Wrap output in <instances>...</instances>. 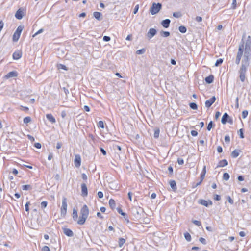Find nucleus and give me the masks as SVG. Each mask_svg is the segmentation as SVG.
<instances>
[{
  "label": "nucleus",
  "instance_id": "nucleus-54",
  "mask_svg": "<svg viewBox=\"0 0 251 251\" xmlns=\"http://www.w3.org/2000/svg\"><path fill=\"white\" fill-rule=\"evenodd\" d=\"M44 31V29H40V30H39L37 32H36L33 35V37H35L37 35L40 34V33H41L43 32Z\"/></svg>",
  "mask_w": 251,
  "mask_h": 251
},
{
  "label": "nucleus",
  "instance_id": "nucleus-53",
  "mask_svg": "<svg viewBox=\"0 0 251 251\" xmlns=\"http://www.w3.org/2000/svg\"><path fill=\"white\" fill-rule=\"evenodd\" d=\"M177 163L179 165H182L184 163V160L183 159L179 158L177 159Z\"/></svg>",
  "mask_w": 251,
  "mask_h": 251
},
{
  "label": "nucleus",
  "instance_id": "nucleus-10",
  "mask_svg": "<svg viewBox=\"0 0 251 251\" xmlns=\"http://www.w3.org/2000/svg\"><path fill=\"white\" fill-rule=\"evenodd\" d=\"M216 100V97L215 96H213L212 98H211L209 100H207L205 101V106L207 108H209L213 103Z\"/></svg>",
  "mask_w": 251,
  "mask_h": 251
},
{
  "label": "nucleus",
  "instance_id": "nucleus-3",
  "mask_svg": "<svg viewBox=\"0 0 251 251\" xmlns=\"http://www.w3.org/2000/svg\"><path fill=\"white\" fill-rule=\"evenodd\" d=\"M23 29V27L22 26H19L15 32H14L13 35V41L16 42L17 41L20 36L21 33Z\"/></svg>",
  "mask_w": 251,
  "mask_h": 251
},
{
  "label": "nucleus",
  "instance_id": "nucleus-11",
  "mask_svg": "<svg viewBox=\"0 0 251 251\" xmlns=\"http://www.w3.org/2000/svg\"><path fill=\"white\" fill-rule=\"evenodd\" d=\"M81 195L83 197H86L88 195V190L86 185L85 183H82L81 185Z\"/></svg>",
  "mask_w": 251,
  "mask_h": 251
},
{
  "label": "nucleus",
  "instance_id": "nucleus-43",
  "mask_svg": "<svg viewBox=\"0 0 251 251\" xmlns=\"http://www.w3.org/2000/svg\"><path fill=\"white\" fill-rule=\"evenodd\" d=\"M57 67H58V69H63V70H67V68L66 67V66H65V65H64L63 64H58L57 65Z\"/></svg>",
  "mask_w": 251,
  "mask_h": 251
},
{
  "label": "nucleus",
  "instance_id": "nucleus-25",
  "mask_svg": "<svg viewBox=\"0 0 251 251\" xmlns=\"http://www.w3.org/2000/svg\"><path fill=\"white\" fill-rule=\"evenodd\" d=\"M205 80L207 84H211L214 80L213 75H209L205 78Z\"/></svg>",
  "mask_w": 251,
  "mask_h": 251
},
{
  "label": "nucleus",
  "instance_id": "nucleus-36",
  "mask_svg": "<svg viewBox=\"0 0 251 251\" xmlns=\"http://www.w3.org/2000/svg\"><path fill=\"white\" fill-rule=\"evenodd\" d=\"M229 177H230V176H229V175L228 174V173H224L223 176V178L224 180L227 181L229 179Z\"/></svg>",
  "mask_w": 251,
  "mask_h": 251
},
{
  "label": "nucleus",
  "instance_id": "nucleus-46",
  "mask_svg": "<svg viewBox=\"0 0 251 251\" xmlns=\"http://www.w3.org/2000/svg\"><path fill=\"white\" fill-rule=\"evenodd\" d=\"M145 51L146 50H145V49H142L137 50L136 53L137 54H142L145 52Z\"/></svg>",
  "mask_w": 251,
  "mask_h": 251
},
{
  "label": "nucleus",
  "instance_id": "nucleus-60",
  "mask_svg": "<svg viewBox=\"0 0 251 251\" xmlns=\"http://www.w3.org/2000/svg\"><path fill=\"white\" fill-rule=\"evenodd\" d=\"M29 204H30V202H26V203L25 205V211L27 212L29 211Z\"/></svg>",
  "mask_w": 251,
  "mask_h": 251
},
{
  "label": "nucleus",
  "instance_id": "nucleus-4",
  "mask_svg": "<svg viewBox=\"0 0 251 251\" xmlns=\"http://www.w3.org/2000/svg\"><path fill=\"white\" fill-rule=\"evenodd\" d=\"M67 199L65 197H63L62 199V206L61 208V216L64 217L66 214L67 212Z\"/></svg>",
  "mask_w": 251,
  "mask_h": 251
},
{
  "label": "nucleus",
  "instance_id": "nucleus-34",
  "mask_svg": "<svg viewBox=\"0 0 251 251\" xmlns=\"http://www.w3.org/2000/svg\"><path fill=\"white\" fill-rule=\"evenodd\" d=\"M178 29H179V31L182 33H184L186 32L187 31V29L186 28L185 26H180L178 28Z\"/></svg>",
  "mask_w": 251,
  "mask_h": 251
},
{
  "label": "nucleus",
  "instance_id": "nucleus-45",
  "mask_svg": "<svg viewBox=\"0 0 251 251\" xmlns=\"http://www.w3.org/2000/svg\"><path fill=\"white\" fill-rule=\"evenodd\" d=\"M213 126V123L212 121H211L208 124L207 129L208 131H210L211 129L212 128V126Z\"/></svg>",
  "mask_w": 251,
  "mask_h": 251
},
{
  "label": "nucleus",
  "instance_id": "nucleus-41",
  "mask_svg": "<svg viewBox=\"0 0 251 251\" xmlns=\"http://www.w3.org/2000/svg\"><path fill=\"white\" fill-rule=\"evenodd\" d=\"M248 112L247 110H245L244 111H242V118L243 119H245L246 118L247 116H248Z\"/></svg>",
  "mask_w": 251,
  "mask_h": 251
},
{
  "label": "nucleus",
  "instance_id": "nucleus-2",
  "mask_svg": "<svg viewBox=\"0 0 251 251\" xmlns=\"http://www.w3.org/2000/svg\"><path fill=\"white\" fill-rule=\"evenodd\" d=\"M162 8V4L160 3H153L150 8V12L152 15H155L158 13Z\"/></svg>",
  "mask_w": 251,
  "mask_h": 251
},
{
  "label": "nucleus",
  "instance_id": "nucleus-35",
  "mask_svg": "<svg viewBox=\"0 0 251 251\" xmlns=\"http://www.w3.org/2000/svg\"><path fill=\"white\" fill-rule=\"evenodd\" d=\"M189 105L190 107L193 110H196L198 108V106L196 103L191 102L190 103Z\"/></svg>",
  "mask_w": 251,
  "mask_h": 251
},
{
  "label": "nucleus",
  "instance_id": "nucleus-49",
  "mask_svg": "<svg viewBox=\"0 0 251 251\" xmlns=\"http://www.w3.org/2000/svg\"><path fill=\"white\" fill-rule=\"evenodd\" d=\"M199 241L203 245H206V240L203 238V237H200L199 238Z\"/></svg>",
  "mask_w": 251,
  "mask_h": 251
},
{
  "label": "nucleus",
  "instance_id": "nucleus-30",
  "mask_svg": "<svg viewBox=\"0 0 251 251\" xmlns=\"http://www.w3.org/2000/svg\"><path fill=\"white\" fill-rule=\"evenodd\" d=\"M171 187L175 190L176 189V185L175 180H171L169 182Z\"/></svg>",
  "mask_w": 251,
  "mask_h": 251
},
{
  "label": "nucleus",
  "instance_id": "nucleus-52",
  "mask_svg": "<svg viewBox=\"0 0 251 251\" xmlns=\"http://www.w3.org/2000/svg\"><path fill=\"white\" fill-rule=\"evenodd\" d=\"M42 251H50V248L47 246H44L42 248Z\"/></svg>",
  "mask_w": 251,
  "mask_h": 251
},
{
  "label": "nucleus",
  "instance_id": "nucleus-1",
  "mask_svg": "<svg viewBox=\"0 0 251 251\" xmlns=\"http://www.w3.org/2000/svg\"><path fill=\"white\" fill-rule=\"evenodd\" d=\"M250 59V51H245L243 56V59L242 61V65L241 67H244L247 68L249 65V61Z\"/></svg>",
  "mask_w": 251,
  "mask_h": 251
},
{
  "label": "nucleus",
  "instance_id": "nucleus-15",
  "mask_svg": "<svg viewBox=\"0 0 251 251\" xmlns=\"http://www.w3.org/2000/svg\"><path fill=\"white\" fill-rule=\"evenodd\" d=\"M117 210L119 214H120L122 215V216H124V218L127 223L129 222V219H128V216H127L125 212H123L121 208H119V207L117 208Z\"/></svg>",
  "mask_w": 251,
  "mask_h": 251
},
{
  "label": "nucleus",
  "instance_id": "nucleus-57",
  "mask_svg": "<svg viewBox=\"0 0 251 251\" xmlns=\"http://www.w3.org/2000/svg\"><path fill=\"white\" fill-rule=\"evenodd\" d=\"M195 20L198 22H201L202 20V18L201 16H197L195 18Z\"/></svg>",
  "mask_w": 251,
  "mask_h": 251
},
{
  "label": "nucleus",
  "instance_id": "nucleus-55",
  "mask_svg": "<svg viewBox=\"0 0 251 251\" xmlns=\"http://www.w3.org/2000/svg\"><path fill=\"white\" fill-rule=\"evenodd\" d=\"M214 199L215 201H219L221 199V197L219 195L215 194L214 196Z\"/></svg>",
  "mask_w": 251,
  "mask_h": 251
},
{
  "label": "nucleus",
  "instance_id": "nucleus-39",
  "mask_svg": "<svg viewBox=\"0 0 251 251\" xmlns=\"http://www.w3.org/2000/svg\"><path fill=\"white\" fill-rule=\"evenodd\" d=\"M238 134H239V135L240 138L243 139L244 138L243 129H242V128L240 129L238 131Z\"/></svg>",
  "mask_w": 251,
  "mask_h": 251
},
{
  "label": "nucleus",
  "instance_id": "nucleus-9",
  "mask_svg": "<svg viewBox=\"0 0 251 251\" xmlns=\"http://www.w3.org/2000/svg\"><path fill=\"white\" fill-rule=\"evenodd\" d=\"M157 33V31L153 28H150L147 33V37L149 39H151Z\"/></svg>",
  "mask_w": 251,
  "mask_h": 251
},
{
  "label": "nucleus",
  "instance_id": "nucleus-40",
  "mask_svg": "<svg viewBox=\"0 0 251 251\" xmlns=\"http://www.w3.org/2000/svg\"><path fill=\"white\" fill-rule=\"evenodd\" d=\"M223 61V60L221 58L217 59L215 63V66H219L220 64H221L222 63Z\"/></svg>",
  "mask_w": 251,
  "mask_h": 251
},
{
  "label": "nucleus",
  "instance_id": "nucleus-23",
  "mask_svg": "<svg viewBox=\"0 0 251 251\" xmlns=\"http://www.w3.org/2000/svg\"><path fill=\"white\" fill-rule=\"evenodd\" d=\"M87 218L85 217V216H83L80 215L79 219L77 221V223L80 225H83L85 223V221Z\"/></svg>",
  "mask_w": 251,
  "mask_h": 251
},
{
  "label": "nucleus",
  "instance_id": "nucleus-33",
  "mask_svg": "<svg viewBox=\"0 0 251 251\" xmlns=\"http://www.w3.org/2000/svg\"><path fill=\"white\" fill-rule=\"evenodd\" d=\"M72 216L74 220H76L78 217L77 211L75 209H73Z\"/></svg>",
  "mask_w": 251,
  "mask_h": 251
},
{
  "label": "nucleus",
  "instance_id": "nucleus-12",
  "mask_svg": "<svg viewBox=\"0 0 251 251\" xmlns=\"http://www.w3.org/2000/svg\"><path fill=\"white\" fill-rule=\"evenodd\" d=\"M205 174H206V166H204L203 167V168L202 169V172L201 175V181H200L199 182L197 183L196 184V186H198L201 184V183L202 182L203 179L204 178Z\"/></svg>",
  "mask_w": 251,
  "mask_h": 251
},
{
  "label": "nucleus",
  "instance_id": "nucleus-13",
  "mask_svg": "<svg viewBox=\"0 0 251 251\" xmlns=\"http://www.w3.org/2000/svg\"><path fill=\"white\" fill-rule=\"evenodd\" d=\"M74 164L76 167H79L81 165V158L80 155H76L74 160Z\"/></svg>",
  "mask_w": 251,
  "mask_h": 251
},
{
  "label": "nucleus",
  "instance_id": "nucleus-63",
  "mask_svg": "<svg viewBox=\"0 0 251 251\" xmlns=\"http://www.w3.org/2000/svg\"><path fill=\"white\" fill-rule=\"evenodd\" d=\"M191 134L193 136H196L198 135V132L196 130H192Z\"/></svg>",
  "mask_w": 251,
  "mask_h": 251
},
{
  "label": "nucleus",
  "instance_id": "nucleus-28",
  "mask_svg": "<svg viewBox=\"0 0 251 251\" xmlns=\"http://www.w3.org/2000/svg\"><path fill=\"white\" fill-rule=\"evenodd\" d=\"M101 15V13H100L99 12H95L93 13L94 17L98 20H101V19H100Z\"/></svg>",
  "mask_w": 251,
  "mask_h": 251
},
{
  "label": "nucleus",
  "instance_id": "nucleus-37",
  "mask_svg": "<svg viewBox=\"0 0 251 251\" xmlns=\"http://www.w3.org/2000/svg\"><path fill=\"white\" fill-rule=\"evenodd\" d=\"M32 187L30 185H24L22 186V189L23 190H29L31 189Z\"/></svg>",
  "mask_w": 251,
  "mask_h": 251
},
{
  "label": "nucleus",
  "instance_id": "nucleus-22",
  "mask_svg": "<svg viewBox=\"0 0 251 251\" xmlns=\"http://www.w3.org/2000/svg\"><path fill=\"white\" fill-rule=\"evenodd\" d=\"M228 165V161L226 159L219 161L217 167H223Z\"/></svg>",
  "mask_w": 251,
  "mask_h": 251
},
{
  "label": "nucleus",
  "instance_id": "nucleus-26",
  "mask_svg": "<svg viewBox=\"0 0 251 251\" xmlns=\"http://www.w3.org/2000/svg\"><path fill=\"white\" fill-rule=\"evenodd\" d=\"M240 151L238 150H234L231 154L232 157L236 158L240 154Z\"/></svg>",
  "mask_w": 251,
  "mask_h": 251
},
{
  "label": "nucleus",
  "instance_id": "nucleus-5",
  "mask_svg": "<svg viewBox=\"0 0 251 251\" xmlns=\"http://www.w3.org/2000/svg\"><path fill=\"white\" fill-rule=\"evenodd\" d=\"M246 34L244 33L242 36V43L239 45V47L238 49V51L237 52V56L242 57L243 53V48H244V42L243 39L245 38Z\"/></svg>",
  "mask_w": 251,
  "mask_h": 251
},
{
  "label": "nucleus",
  "instance_id": "nucleus-7",
  "mask_svg": "<svg viewBox=\"0 0 251 251\" xmlns=\"http://www.w3.org/2000/svg\"><path fill=\"white\" fill-rule=\"evenodd\" d=\"M80 215L87 218L89 215V209L86 205H84L80 210Z\"/></svg>",
  "mask_w": 251,
  "mask_h": 251
},
{
  "label": "nucleus",
  "instance_id": "nucleus-14",
  "mask_svg": "<svg viewBox=\"0 0 251 251\" xmlns=\"http://www.w3.org/2000/svg\"><path fill=\"white\" fill-rule=\"evenodd\" d=\"M199 203L201 204L204 205L206 207H208L209 206L212 205V202L210 200L207 201L204 200H200L199 201Z\"/></svg>",
  "mask_w": 251,
  "mask_h": 251
},
{
  "label": "nucleus",
  "instance_id": "nucleus-27",
  "mask_svg": "<svg viewBox=\"0 0 251 251\" xmlns=\"http://www.w3.org/2000/svg\"><path fill=\"white\" fill-rule=\"evenodd\" d=\"M109 204L110 207L112 209L115 208V206H116V203H115V201L113 199H111L109 200Z\"/></svg>",
  "mask_w": 251,
  "mask_h": 251
},
{
  "label": "nucleus",
  "instance_id": "nucleus-47",
  "mask_svg": "<svg viewBox=\"0 0 251 251\" xmlns=\"http://www.w3.org/2000/svg\"><path fill=\"white\" fill-rule=\"evenodd\" d=\"M192 222L195 225H196V226H201V224L200 221H197V220H194L192 221Z\"/></svg>",
  "mask_w": 251,
  "mask_h": 251
},
{
  "label": "nucleus",
  "instance_id": "nucleus-48",
  "mask_svg": "<svg viewBox=\"0 0 251 251\" xmlns=\"http://www.w3.org/2000/svg\"><path fill=\"white\" fill-rule=\"evenodd\" d=\"M231 8L233 9L236 8V0H233Z\"/></svg>",
  "mask_w": 251,
  "mask_h": 251
},
{
  "label": "nucleus",
  "instance_id": "nucleus-18",
  "mask_svg": "<svg viewBox=\"0 0 251 251\" xmlns=\"http://www.w3.org/2000/svg\"><path fill=\"white\" fill-rule=\"evenodd\" d=\"M15 16L18 20L22 19L23 17V12L21 9L20 8L16 11Z\"/></svg>",
  "mask_w": 251,
  "mask_h": 251
},
{
  "label": "nucleus",
  "instance_id": "nucleus-64",
  "mask_svg": "<svg viewBox=\"0 0 251 251\" xmlns=\"http://www.w3.org/2000/svg\"><path fill=\"white\" fill-rule=\"evenodd\" d=\"M61 116L62 118H65V117L66 116V112L65 110H63L61 112Z\"/></svg>",
  "mask_w": 251,
  "mask_h": 251
},
{
  "label": "nucleus",
  "instance_id": "nucleus-42",
  "mask_svg": "<svg viewBox=\"0 0 251 251\" xmlns=\"http://www.w3.org/2000/svg\"><path fill=\"white\" fill-rule=\"evenodd\" d=\"M98 126L99 127H100L101 128H104V123L103 121H100L99 122H98Z\"/></svg>",
  "mask_w": 251,
  "mask_h": 251
},
{
  "label": "nucleus",
  "instance_id": "nucleus-31",
  "mask_svg": "<svg viewBox=\"0 0 251 251\" xmlns=\"http://www.w3.org/2000/svg\"><path fill=\"white\" fill-rule=\"evenodd\" d=\"M126 240L123 238H120L118 241V245L119 247H122L123 245L125 243Z\"/></svg>",
  "mask_w": 251,
  "mask_h": 251
},
{
  "label": "nucleus",
  "instance_id": "nucleus-59",
  "mask_svg": "<svg viewBox=\"0 0 251 251\" xmlns=\"http://www.w3.org/2000/svg\"><path fill=\"white\" fill-rule=\"evenodd\" d=\"M225 141L226 143H229L230 142V137L228 135H226L225 136Z\"/></svg>",
  "mask_w": 251,
  "mask_h": 251
},
{
  "label": "nucleus",
  "instance_id": "nucleus-20",
  "mask_svg": "<svg viewBox=\"0 0 251 251\" xmlns=\"http://www.w3.org/2000/svg\"><path fill=\"white\" fill-rule=\"evenodd\" d=\"M18 75L17 72L16 71H11L7 74L5 76L6 78H10L11 77H16Z\"/></svg>",
  "mask_w": 251,
  "mask_h": 251
},
{
  "label": "nucleus",
  "instance_id": "nucleus-32",
  "mask_svg": "<svg viewBox=\"0 0 251 251\" xmlns=\"http://www.w3.org/2000/svg\"><path fill=\"white\" fill-rule=\"evenodd\" d=\"M184 237H185V239L187 241L190 242L191 241V236L188 232L184 233Z\"/></svg>",
  "mask_w": 251,
  "mask_h": 251
},
{
  "label": "nucleus",
  "instance_id": "nucleus-21",
  "mask_svg": "<svg viewBox=\"0 0 251 251\" xmlns=\"http://www.w3.org/2000/svg\"><path fill=\"white\" fill-rule=\"evenodd\" d=\"M171 21L169 19H166L164 20H163L161 22V25L164 27V28H168L170 24Z\"/></svg>",
  "mask_w": 251,
  "mask_h": 251
},
{
  "label": "nucleus",
  "instance_id": "nucleus-8",
  "mask_svg": "<svg viewBox=\"0 0 251 251\" xmlns=\"http://www.w3.org/2000/svg\"><path fill=\"white\" fill-rule=\"evenodd\" d=\"M251 37L250 36H248L247 37V39L246 40L245 42V50L250 51H251Z\"/></svg>",
  "mask_w": 251,
  "mask_h": 251
},
{
  "label": "nucleus",
  "instance_id": "nucleus-56",
  "mask_svg": "<svg viewBox=\"0 0 251 251\" xmlns=\"http://www.w3.org/2000/svg\"><path fill=\"white\" fill-rule=\"evenodd\" d=\"M241 59V57L236 56V60H235V63L236 64H237V65L239 64V63L240 62Z\"/></svg>",
  "mask_w": 251,
  "mask_h": 251
},
{
  "label": "nucleus",
  "instance_id": "nucleus-16",
  "mask_svg": "<svg viewBox=\"0 0 251 251\" xmlns=\"http://www.w3.org/2000/svg\"><path fill=\"white\" fill-rule=\"evenodd\" d=\"M63 231L64 234L68 237H72L74 235L73 231L69 228H64Z\"/></svg>",
  "mask_w": 251,
  "mask_h": 251
},
{
  "label": "nucleus",
  "instance_id": "nucleus-6",
  "mask_svg": "<svg viewBox=\"0 0 251 251\" xmlns=\"http://www.w3.org/2000/svg\"><path fill=\"white\" fill-rule=\"evenodd\" d=\"M247 69V68H245L244 67H243V68L241 67L239 71V74H240V76H239L240 79L242 82H244V81L245 80V78H246L245 75L246 73Z\"/></svg>",
  "mask_w": 251,
  "mask_h": 251
},
{
  "label": "nucleus",
  "instance_id": "nucleus-29",
  "mask_svg": "<svg viewBox=\"0 0 251 251\" xmlns=\"http://www.w3.org/2000/svg\"><path fill=\"white\" fill-rule=\"evenodd\" d=\"M160 34L163 37H167L170 35V33L169 31H161Z\"/></svg>",
  "mask_w": 251,
  "mask_h": 251
},
{
  "label": "nucleus",
  "instance_id": "nucleus-58",
  "mask_svg": "<svg viewBox=\"0 0 251 251\" xmlns=\"http://www.w3.org/2000/svg\"><path fill=\"white\" fill-rule=\"evenodd\" d=\"M103 40L105 42H108L110 40V37L108 36H104L103 38Z\"/></svg>",
  "mask_w": 251,
  "mask_h": 251
},
{
  "label": "nucleus",
  "instance_id": "nucleus-50",
  "mask_svg": "<svg viewBox=\"0 0 251 251\" xmlns=\"http://www.w3.org/2000/svg\"><path fill=\"white\" fill-rule=\"evenodd\" d=\"M159 129H157V130H156L155 131H154V137L155 138H157L158 137H159Z\"/></svg>",
  "mask_w": 251,
  "mask_h": 251
},
{
  "label": "nucleus",
  "instance_id": "nucleus-17",
  "mask_svg": "<svg viewBox=\"0 0 251 251\" xmlns=\"http://www.w3.org/2000/svg\"><path fill=\"white\" fill-rule=\"evenodd\" d=\"M22 52L20 50L15 51L13 54V58L15 60H18L22 57Z\"/></svg>",
  "mask_w": 251,
  "mask_h": 251
},
{
  "label": "nucleus",
  "instance_id": "nucleus-51",
  "mask_svg": "<svg viewBox=\"0 0 251 251\" xmlns=\"http://www.w3.org/2000/svg\"><path fill=\"white\" fill-rule=\"evenodd\" d=\"M48 202L47 201H43L41 203V206L42 208H45L47 207Z\"/></svg>",
  "mask_w": 251,
  "mask_h": 251
},
{
  "label": "nucleus",
  "instance_id": "nucleus-44",
  "mask_svg": "<svg viewBox=\"0 0 251 251\" xmlns=\"http://www.w3.org/2000/svg\"><path fill=\"white\" fill-rule=\"evenodd\" d=\"M173 15L175 17L179 18L181 16V14L179 12H174Z\"/></svg>",
  "mask_w": 251,
  "mask_h": 251
},
{
  "label": "nucleus",
  "instance_id": "nucleus-19",
  "mask_svg": "<svg viewBox=\"0 0 251 251\" xmlns=\"http://www.w3.org/2000/svg\"><path fill=\"white\" fill-rule=\"evenodd\" d=\"M229 119V116L227 113H225L222 118L221 122L223 124H226L228 120Z\"/></svg>",
  "mask_w": 251,
  "mask_h": 251
},
{
  "label": "nucleus",
  "instance_id": "nucleus-24",
  "mask_svg": "<svg viewBox=\"0 0 251 251\" xmlns=\"http://www.w3.org/2000/svg\"><path fill=\"white\" fill-rule=\"evenodd\" d=\"M47 119L50 121L51 123L53 124L56 122L55 119L51 114H48L46 115Z\"/></svg>",
  "mask_w": 251,
  "mask_h": 251
},
{
  "label": "nucleus",
  "instance_id": "nucleus-62",
  "mask_svg": "<svg viewBox=\"0 0 251 251\" xmlns=\"http://www.w3.org/2000/svg\"><path fill=\"white\" fill-rule=\"evenodd\" d=\"M34 147L37 149H40L41 148V144L40 143H36L34 144Z\"/></svg>",
  "mask_w": 251,
  "mask_h": 251
},
{
  "label": "nucleus",
  "instance_id": "nucleus-38",
  "mask_svg": "<svg viewBox=\"0 0 251 251\" xmlns=\"http://www.w3.org/2000/svg\"><path fill=\"white\" fill-rule=\"evenodd\" d=\"M31 121V118L30 117H26L24 118L23 122L25 124H28Z\"/></svg>",
  "mask_w": 251,
  "mask_h": 251
},
{
  "label": "nucleus",
  "instance_id": "nucleus-61",
  "mask_svg": "<svg viewBox=\"0 0 251 251\" xmlns=\"http://www.w3.org/2000/svg\"><path fill=\"white\" fill-rule=\"evenodd\" d=\"M97 195H98V197L99 198H102L103 197V193L102 192H101V191H99L98 192Z\"/></svg>",
  "mask_w": 251,
  "mask_h": 251
}]
</instances>
